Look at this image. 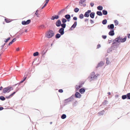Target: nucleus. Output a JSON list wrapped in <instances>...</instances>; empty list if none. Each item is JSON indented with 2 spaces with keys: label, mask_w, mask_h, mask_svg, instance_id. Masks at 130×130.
Masks as SVG:
<instances>
[{
  "label": "nucleus",
  "mask_w": 130,
  "mask_h": 130,
  "mask_svg": "<svg viewBox=\"0 0 130 130\" xmlns=\"http://www.w3.org/2000/svg\"><path fill=\"white\" fill-rule=\"evenodd\" d=\"M90 23L91 24H93L94 23V21L90 19Z\"/></svg>",
  "instance_id": "55"
},
{
  "label": "nucleus",
  "mask_w": 130,
  "mask_h": 130,
  "mask_svg": "<svg viewBox=\"0 0 130 130\" xmlns=\"http://www.w3.org/2000/svg\"><path fill=\"white\" fill-rule=\"evenodd\" d=\"M13 90V88L11 86H9L3 89L2 92L4 94L8 93Z\"/></svg>",
  "instance_id": "2"
},
{
  "label": "nucleus",
  "mask_w": 130,
  "mask_h": 130,
  "mask_svg": "<svg viewBox=\"0 0 130 130\" xmlns=\"http://www.w3.org/2000/svg\"><path fill=\"white\" fill-rule=\"evenodd\" d=\"M121 37H118L115 39V40L117 42H120Z\"/></svg>",
  "instance_id": "23"
},
{
  "label": "nucleus",
  "mask_w": 130,
  "mask_h": 130,
  "mask_svg": "<svg viewBox=\"0 0 130 130\" xmlns=\"http://www.w3.org/2000/svg\"><path fill=\"white\" fill-rule=\"evenodd\" d=\"M73 29H73V27H72V26H71V28H70L69 30H73Z\"/></svg>",
  "instance_id": "62"
},
{
  "label": "nucleus",
  "mask_w": 130,
  "mask_h": 130,
  "mask_svg": "<svg viewBox=\"0 0 130 130\" xmlns=\"http://www.w3.org/2000/svg\"><path fill=\"white\" fill-rule=\"evenodd\" d=\"M38 28L40 29H43V28H45L46 27L44 25H40L38 27Z\"/></svg>",
  "instance_id": "16"
},
{
  "label": "nucleus",
  "mask_w": 130,
  "mask_h": 130,
  "mask_svg": "<svg viewBox=\"0 0 130 130\" xmlns=\"http://www.w3.org/2000/svg\"><path fill=\"white\" fill-rule=\"evenodd\" d=\"M59 15H58V14L57 15H54V17H55V19H58L59 18Z\"/></svg>",
  "instance_id": "37"
},
{
  "label": "nucleus",
  "mask_w": 130,
  "mask_h": 130,
  "mask_svg": "<svg viewBox=\"0 0 130 130\" xmlns=\"http://www.w3.org/2000/svg\"><path fill=\"white\" fill-rule=\"evenodd\" d=\"M61 35V34L57 33L55 35V38L56 39H58L60 37Z\"/></svg>",
  "instance_id": "15"
},
{
  "label": "nucleus",
  "mask_w": 130,
  "mask_h": 130,
  "mask_svg": "<svg viewBox=\"0 0 130 130\" xmlns=\"http://www.w3.org/2000/svg\"><path fill=\"white\" fill-rule=\"evenodd\" d=\"M26 77H25L24 78V79H23V80H22L19 83L16 84H15V86L16 85H18V84L19 86V85L21 83H23L24 82V80H25V79H26Z\"/></svg>",
  "instance_id": "21"
},
{
  "label": "nucleus",
  "mask_w": 130,
  "mask_h": 130,
  "mask_svg": "<svg viewBox=\"0 0 130 130\" xmlns=\"http://www.w3.org/2000/svg\"><path fill=\"white\" fill-rule=\"evenodd\" d=\"M88 19H85V22H87V21H88Z\"/></svg>",
  "instance_id": "64"
},
{
  "label": "nucleus",
  "mask_w": 130,
  "mask_h": 130,
  "mask_svg": "<svg viewBox=\"0 0 130 130\" xmlns=\"http://www.w3.org/2000/svg\"><path fill=\"white\" fill-rule=\"evenodd\" d=\"M107 22V20L106 19L102 21V23L104 25L106 24Z\"/></svg>",
  "instance_id": "38"
},
{
  "label": "nucleus",
  "mask_w": 130,
  "mask_h": 130,
  "mask_svg": "<svg viewBox=\"0 0 130 130\" xmlns=\"http://www.w3.org/2000/svg\"><path fill=\"white\" fill-rule=\"evenodd\" d=\"M127 98V96L125 95H123L122 96V98L123 99H124Z\"/></svg>",
  "instance_id": "42"
},
{
  "label": "nucleus",
  "mask_w": 130,
  "mask_h": 130,
  "mask_svg": "<svg viewBox=\"0 0 130 130\" xmlns=\"http://www.w3.org/2000/svg\"><path fill=\"white\" fill-rule=\"evenodd\" d=\"M64 17L65 19H67L68 22H69L70 21L71 18V16L70 14H67L64 16Z\"/></svg>",
  "instance_id": "8"
},
{
  "label": "nucleus",
  "mask_w": 130,
  "mask_h": 130,
  "mask_svg": "<svg viewBox=\"0 0 130 130\" xmlns=\"http://www.w3.org/2000/svg\"><path fill=\"white\" fill-rule=\"evenodd\" d=\"M104 62L103 61H101L99 63L98 65V67H101L103 66L104 64Z\"/></svg>",
  "instance_id": "26"
},
{
  "label": "nucleus",
  "mask_w": 130,
  "mask_h": 130,
  "mask_svg": "<svg viewBox=\"0 0 130 130\" xmlns=\"http://www.w3.org/2000/svg\"><path fill=\"white\" fill-rule=\"evenodd\" d=\"M112 51L111 48H109L107 50V52H110L111 51Z\"/></svg>",
  "instance_id": "54"
},
{
  "label": "nucleus",
  "mask_w": 130,
  "mask_h": 130,
  "mask_svg": "<svg viewBox=\"0 0 130 130\" xmlns=\"http://www.w3.org/2000/svg\"><path fill=\"white\" fill-rule=\"evenodd\" d=\"M65 10V9H63L61 10L60 11H59L58 13V15H60V14H61L62 12H63V11Z\"/></svg>",
  "instance_id": "33"
},
{
  "label": "nucleus",
  "mask_w": 130,
  "mask_h": 130,
  "mask_svg": "<svg viewBox=\"0 0 130 130\" xmlns=\"http://www.w3.org/2000/svg\"><path fill=\"white\" fill-rule=\"evenodd\" d=\"M10 37H8L7 38L5 39V40H4V41L5 43H7L8 42L9 40H10Z\"/></svg>",
  "instance_id": "34"
},
{
  "label": "nucleus",
  "mask_w": 130,
  "mask_h": 130,
  "mask_svg": "<svg viewBox=\"0 0 130 130\" xmlns=\"http://www.w3.org/2000/svg\"><path fill=\"white\" fill-rule=\"evenodd\" d=\"M86 0H80L79 2V4L80 5V4H83L84 2H85Z\"/></svg>",
  "instance_id": "28"
},
{
  "label": "nucleus",
  "mask_w": 130,
  "mask_h": 130,
  "mask_svg": "<svg viewBox=\"0 0 130 130\" xmlns=\"http://www.w3.org/2000/svg\"><path fill=\"white\" fill-rule=\"evenodd\" d=\"M98 76V74H96L94 72H92L90 74V75L88 77V78L90 82L92 81L95 80L96 79V77Z\"/></svg>",
  "instance_id": "1"
},
{
  "label": "nucleus",
  "mask_w": 130,
  "mask_h": 130,
  "mask_svg": "<svg viewBox=\"0 0 130 130\" xmlns=\"http://www.w3.org/2000/svg\"><path fill=\"white\" fill-rule=\"evenodd\" d=\"M64 29L60 28L58 32L61 35H62L64 34Z\"/></svg>",
  "instance_id": "10"
},
{
  "label": "nucleus",
  "mask_w": 130,
  "mask_h": 130,
  "mask_svg": "<svg viewBox=\"0 0 130 130\" xmlns=\"http://www.w3.org/2000/svg\"><path fill=\"white\" fill-rule=\"evenodd\" d=\"M47 50H46V51L45 52H44V51H43L42 52V55H43L45 54Z\"/></svg>",
  "instance_id": "46"
},
{
  "label": "nucleus",
  "mask_w": 130,
  "mask_h": 130,
  "mask_svg": "<svg viewBox=\"0 0 130 130\" xmlns=\"http://www.w3.org/2000/svg\"><path fill=\"white\" fill-rule=\"evenodd\" d=\"M66 23H61V24L60 26L61 27V28H62L63 29H64L66 28Z\"/></svg>",
  "instance_id": "17"
},
{
  "label": "nucleus",
  "mask_w": 130,
  "mask_h": 130,
  "mask_svg": "<svg viewBox=\"0 0 130 130\" xmlns=\"http://www.w3.org/2000/svg\"><path fill=\"white\" fill-rule=\"evenodd\" d=\"M22 24L23 25H26V21H23L22 22Z\"/></svg>",
  "instance_id": "40"
},
{
  "label": "nucleus",
  "mask_w": 130,
  "mask_h": 130,
  "mask_svg": "<svg viewBox=\"0 0 130 130\" xmlns=\"http://www.w3.org/2000/svg\"><path fill=\"white\" fill-rule=\"evenodd\" d=\"M51 19L52 20H54L55 19L54 16L53 15L52 16L51 18Z\"/></svg>",
  "instance_id": "53"
},
{
  "label": "nucleus",
  "mask_w": 130,
  "mask_h": 130,
  "mask_svg": "<svg viewBox=\"0 0 130 130\" xmlns=\"http://www.w3.org/2000/svg\"><path fill=\"white\" fill-rule=\"evenodd\" d=\"M94 4V3H90V5L91 7H93Z\"/></svg>",
  "instance_id": "52"
},
{
  "label": "nucleus",
  "mask_w": 130,
  "mask_h": 130,
  "mask_svg": "<svg viewBox=\"0 0 130 130\" xmlns=\"http://www.w3.org/2000/svg\"><path fill=\"white\" fill-rule=\"evenodd\" d=\"M126 37L123 38H121L120 42H125L126 40Z\"/></svg>",
  "instance_id": "22"
},
{
  "label": "nucleus",
  "mask_w": 130,
  "mask_h": 130,
  "mask_svg": "<svg viewBox=\"0 0 130 130\" xmlns=\"http://www.w3.org/2000/svg\"><path fill=\"white\" fill-rule=\"evenodd\" d=\"M19 90V89H18L17 88L16 89V91H14V92H16V93Z\"/></svg>",
  "instance_id": "63"
},
{
  "label": "nucleus",
  "mask_w": 130,
  "mask_h": 130,
  "mask_svg": "<svg viewBox=\"0 0 130 130\" xmlns=\"http://www.w3.org/2000/svg\"><path fill=\"white\" fill-rule=\"evenodd\" d=\"M79 10V8L77 7H76L74 9V11L75 13H77Z\"/></svg>",
  "instance_id": "25"
},
{
  "label": "nucleus",
  "mask_w": 130,
  "mask_h": 130,
  "mask_svg": "<svg viewBox=\"0 0 130 130\" xmlns=\"http://www.w3.org/2000/svg\"><path fill=\"white\" fill-rule=\"evenodd\" d=\"M74 97L76 98H80L81 96V95L78 92H76L75 94Z\"/></svg>",
  "instance_id": "9"
},
{
  "label": "nucleus",
  "mask_w": 130,
  "mask_h": 130,
  "mask_svg": "<svg viewBox=\"0 0 130 130\" xmlns=\"http://www.w3.org/2000/svg\"><path fill=\"white\" fill-rule=\"evenodd\" d=\"M5 43L4 44H3L1 46V48H2L1 50H2V49H3V47H4V45H5Z\"/></svg>",
  "instance_id": "56"
},
{
  "label": "nucleus",
  "mask_w": 130,
  "mask_h": 130,
  "mask_svg": "<svg viewBox=\"0 0 130 130\" xmlns=\"http://www.w3.org/2000/svg\"><path fill=\"white\" fill-rule=\"evenodd\" d=\"M85 89L83 87L79 89V91L81 94H83L85 92Z\"/></svg>",
  "instance_id": "11"
},
{
  "label": "nucleus",
  "mask_w": 130,
  "mask_h": 130,
  "mask_svg": "<svg viewBox=\"0 0 130 130\" xmlns=\"http://www.w3.org/2000/svg\"><path fill=\"white\" fill-rule=\"evenodd\" d=\"M67 116L66 114H63L61 116V118L62 119H64L66 118Z\"/></svg>",
  "instance_id": "29"
},
{
  "label": "nucleus",
  "mask_w": 130,
  "mask_h": 130,
  "mask_svg": "<svg viewBox=\"0 0 130 130\" xmlns=\"http://www.w3.org/2000/svg\"><path fill=\"white\" fill-rule=\"evenodd\" d=\"M115 25H117L118 24V22L117 20H116L115 21Z\"/></svg>",
  "instance_id": "47"
},
{
  "label": "nucleus",
  "mask_w": 130,
  "mask_h": 130,
  "mask_svg": "<svg viewBox=\"0 0 130 130\" xmlns=\"http://www.w3.org/2000/svg\"><path fill=\"white\" fill-rule=\"evenodd\" d=\"M55 34L52 30L49 29L47 31V33L46 35V37L47 38H52L54 35Z\"/></svg>",
  "instance_id": "3"
},
{
  "label": "nucleus",
  "mask_w": 130,
  "mask_h": 130,
  "mask_svg": "<svg viewBox=\"0 0 130 130\" xmlns=\"http://www.w3.org/2000/svg\"><path fill=\"white\" fill-rule=\"evenodd\" d=\"M58 91L60 93H62L63 92V90L62 89H60L58 90Z\"/></svg>",
  "instance_id": "45"
},
{
  "label": "nucleus",
  "mask_w": 130,
  "mask_h": 130,
  "mask_svg": "<svg viewBox=\"0 0 130 130\" xmlns=\"http://www.w3.org/2000/svg\"><path fill=\"white\" fill-rule=\"evenodd\" d=\"M103 7L101 6H98V10H102L103 9Z\"/></svg>",
  "instance_id": "41"
},
{
  "label": "nucleus",
  "mask_w": 130,
  "mask_h": 130,
  "mask_svg": "<svg viewBox=\"0 0 130 130\" xmlns=\"http://www.w3.org/2000/svg\"><path fill=\"white\" fill-rule=\"evenodd\" d=\"M4 109V108L3 107H0V111Z\"/></svg>",
  "instance_id": "57"
},
{
  "label": "nucleus",
  "mask_w": 130,
  "mask_h": 130,
  "mask_svg": "<svg viewBox=\"0 0 130 130\" xmlns=\"http://www.w3.org/2000/svg\"><path fill=\"white\" fill-rule=\"evenodd\" d=\"M61 20L62 23H66L67 22V19L64 18H62Z\"/></svg>",
  "instance_id": "24"
},
{
  "label": "nucleus",
  "mask_w": 130,
  "mask_h": 130,
  "mask_svg": "<svg viewBox=\"0 0 130 130\" xmlns=\"http://www.w3.org/2000/svg\"><path fill=\"white\" fill-rule=\"evenodd\" d=\"M106 63L107 64H108L109 63V61L108 60V58H107L106 59Z\"/></svg>",
  "instance_id": "43"
},
{
  "label": "nucleus",
  "mask_w": 130,
  "mask_h": 130,
  "mask_svg": "<svg viewBox=\"0 0 130 130\" xmlns=\"http://www.w3.org/2000/svg\"><path fill=\"white\" fill-rule=\"evenodd\" d=\"M127 96L128 98V99H130V93H128L127 95Z\"/></svg>",
  "instance_id": "44"
},
{
  "label": "nucleus",
  "mask_w": 130,
  "mask_h": 130,
  "mask_svg": "<svg viewBox=\"0 0 130 130\" xmlns=\"http://www.w3.org/2000/svg\"><path fill=\"white\" fill-rule=\"evenodd\" d=\"M61 22L60 19H58L57 20L55 23V25L57 27H59L60 26L61 24Z\"/></svg>",
  "instance_id": "7"
},
{
  "label": "nucleus",
  "mask_w": 130,
  "mask_h": 130,
  "mask_svg": "<svg viewBox=\"0 0 130 130\" xmlns=\"http://www.w3.org/2000/svg\"><path fill=\"white\" fill-rule=\"evenodd\" d=\"M20 50V48L19 47H18L16 49V51H19Z\"/></svg>",
  "instance_id": "60"
},
{
  "label": "nucleus",
  "mask_w": 130,
  "mask_h": 130,
  "mask_svg": "<svg viewBox=\"0 0 130 130\" xmlns=\"http://www.w3.org/2000/svg\"><path fill=\"white\" fill-rule=\"evenodd\" d=\"M6 98H5L3 96H0V100L2 101H4L6 99Z\"/></svg>",
  "instance_id": "27"
},
{
  "label": "nucleus",
  "mask_w": 130,
  "mask_h": 130,
  "mask_svg": "<svg viewBox=\"0 0 130 130\" xmlns=\"http://www.w3.org/2000/svg\"><path fill=\"white\" fill-rule=\"evenodd\" d=\"M102 37L103 39H105L107 38V36L106 35H102Z\"/></svg>",
  "instance_id": "51"
},
{
  "label": "nucleus",
  "mask_w": 130,
  "mask_h": 130,
  "mask_svg": "<svg viewBox=\"0 0 130 130\" xmlns=\"http://www.w3.org/2000/svg\"><path fill=\"white\" fill-rule=\"evenodd\" d=\"M95 13L94 12H91L90 14V17L92 19H93L94 18Z\"/></svg>",
  "instance_id": "13"
},
{
  "label": "nucleus",
  "mask_w": 130,
  "mask_h": 130,
  "mask_svg": "<svg viewBox=\"0 0 130 130\" xmlns=\"http://www.w3.org/2000/svg\"><path fill=\"white\" fill-rule=\"evenodd\" d=\"M84 15L82 13H81L79 15V18L80 19H83V18L84 17Z\"/></svg>",
  "instance_id": "30"
},
{
  "label": "nucleus",
  "mask_w": 130,
  "mask_h": 130,
  "mask_svg": "<svg viewBox=\"0 0 130 130\" xmlns=\"http://www.w3.org/2000/svg\"><path fill=\"white\" fill-rule=\"evenodd\" d=\"M31 21L30 19H28L26 21V25H28L31 22Z\"/></svg>",
  "instance_id": "32"
},
{
  "label": "nucleus",
  "mask_w": 130,
  "mask_h": 130,
  "mask_svg": "<svg viewBox=\"0 0 130 130\" xmlns=\"http://www.w3.org/2000/svg\"><path fill=\"white\" fill-rule=\"evenodd\" d=\"M5 21L6 23H9L11 22V21L8 20V19L6 18H5Z\"/></svg>",
  "instance_id": "35"
},
{
  "label": "nucleus",
  "mask_w": 130,
  "mask_h": 130,
  "mask_svg": "<svg viewBox=\"0 0 130 130\" xmlns=\"http://www.w3.org/2000/svg\"><path fill=\"white\" fill-rule=\"evenodd\" d=\"M3 88L2 86H1L0 87V91H1L3 90Z\"/></svg>",
  "instance_id": "59"
},
{
  "label": "nucleus",
  "mask_w": 130,
  "mask_h": 130,
  "mask_svg": "<svg viewBox=\"0 0 130 130\" xmlns=\"http://www.w3.org/2000/svg\"><path fill=\"white\" fill-rule=\"evenodd\" d=\"M22 33H23V32L21 33V34L20 35H18L17 36H16V37L17 38H19V36H20V35H21L22 34Z\"/></svg>",
  "instance_id": "61"
},
{
  "label": "nucleus",
  "mask_w": 130,
  "mask_h": 130,
  "mask_svg": "<svg viewBox=\"0 0 130 130\" xmlns=\"http://www.w3.org/2000/svg\"><path fill=\"white\" fill-rule=\"evenodd\" d=\"M77 25V22L76 21H75L73 24L72 26V27H73V29L75 28Z\"/></svg>",
  "instance_id": "18"
},
{
  "label": "nucleus",
  "mask_w": 130,
  "mask_h": 130,
  "mask_svg": "<svg viewBox=\"0 0 130 130\" xmlns=\"http://www.w3.org/2000/svg\"><path fill=\"white\" fill-rule=\"evenodd\" d=\"M77 18L76 17H73V20H75V21H76L77 20Z\"/></svg>",
  "instance_id": "50"
},
{
  "label": "nucleus",
  "mask_w": 130,
  "mask_h": 130,
  "mask_svg": "<svg viewBox=\"0 0 130 130\" xmlns=\"http://www.w3.org/2000/svg\"><path fill=\"white\" fill-rule=\"evenodd\" d=\"M107 27L108 29H110V28L112 29L114 27V25L113 24H111L110 25H108Z\"/></svg>",
  "instance_id": "20"
},
{
  "label": "nucleus",
  "mask_w": 130,
  "mask_h": 130,
  "mask_svg": "<svg viewBox=\"0 0 130 130\" xmlns=\"http://www.w3.org/2000/svg\"><path fill=\"white\" fill-rule=\"evenodd\" d=\"M77 102L76 101L75 102H74L72 106L73 107L77 105Z\"/></svg>",
  "instance_id": "36"
},
{
  "label": "nucleus",
  "mask_w": 130,
  "mask_h": 130,
  "mask_svg": "<svg viewBox=\"0 0 130 130\" xmlns=\"http://www.w3.org/2000/svg\"><path fill=\"white\" fill-rule=\"evenodd\" d=\"M15 93L16 92H13L11 93L10 95H9L8 96H5V98L6 99H10V98L13 96Z\"/></svg>",
  "instance_id": "12"
},
{
  "label": "nucleus",
  "mask_w": 130,
  "mask_h": 130,
  "mask_svg": "<svg viewBox=\"0 0 130 130\" xmlns=\"http://www.w3.org/2000/svg\"><path fill=\"white\" fill-rule=\"evenodd\" d=\"M109 35L111 36H113L114 35V32L113 30H112L110 31L109 32Z\"/></svg>",
  "instance_id": "19"
},
{
  "label": "nucleus",
  "mask_w": 130,
  "mask_h": 130,
  "mask_svg": "<svg viewBox=\"0 0 130 130\" xmlns=\"http://www.w3.org/2000/svg\"><path fill=\"white\" fill-rule=\"evenodd\" d=\"M85 82L83 81L80 82L79 83V85H76L75 86V88H76V90L77 91L78 90L81 88L83 85L84 84Z\"/></svg>",
  "instance_id": "5"
},
{
  "label": "nucleus",
  "mask_w": 130,
  "mask_h": 130,
  "mask_svg": "<svg viewBox=\"0 0 130 130\" xmlns=\"http://www.w3.org/2000/svg\"><path fill=\"white\" fill-rule=\"evenodd\" d=\"M103 14L106 15L107 14V12L106 11L104 10L103 11Z\"/></svg>",
  "instance_id": "39"
},
{
  "label": "nucleus",
  "mask_w": 130,
  "mask_h": 130,
  "mask_svg": "<svg viewBox=\"0 0 130 130\" xmlns=\"http://www.w3.org/2000/svg\"><path fill=\"white\" fill-rule=\"evenodd\" d=\"M16 40V39L15 38L13 39L9 43L8 46H10Z\"/></svg>",
  "instance_id": "14"
},
{
  "label": "nucleus",
  "mask_w": 130,
  "mask_h": 130,
  "mask_svg": "<svg viewBox=\"0 0 130 130\" xmlns=\"http://www.w3.org/2000/svg\"><path fill=\"white\" fill-rule=\"evenodd\" d=\"M49 1V0H45V3L46 4H47L48 2Z\"/></svg>",
  "instance_id": "58"
},
{
  "label": "nucleus",
  "mask_w": 130,
  "mask_h": 130,
  "mask_svg": "<svg viewBox=\"0 0 130 130\" xmlns=\"http://www.w3.org/2000/svg\"><path fill=\"white\" fill-rule=\"evenodd\" d=\"M39 53L38 52H34L33 54V55L34 57L37 56L39 55Z\"/></svg>",
  "instance_id": "31"
},
{
  "label": "nucleus",
  "mask_w": 130,
  "mask_h": 130,
  "mask_svg": "<svg viewBox=\"0 0 130 130\" xmlns=\"http://www.w3.org/2000/svg\"><path fill=\"white\" fill-rule=\"evenodd\" d=\"M91 10H88L84 14V16L86 17H88L90 15V13H91Z\"/></svg>",
  "instance_id": "6"
},
{
  "label": "nucleus",
  "mask_w": 130,
  "mask_h": 130,
  "mask_svg": "<svg viewBox=\"0 0 130 130\" xmlns=\"http://www.w3.org/2000/svg\"><path fill=\"white\" fill-rule=\"evenodd\" d=\"M74 94H73L69 98L66 99L64 100L63 102L66 105L69 102L72 101L74 100Z\"/></svg>",
  "instance_id": "4"
},
{
  "label": "nucleus",
  "mask_w": 130,
  "mask_h": 130,
  "mask_svg": "<svg viewBox=\"0 0 130 130\" xmlns=\"http://www.w3.org/2000/svg\"><path fill=\"white\" fill-rule=\"evenodd\" d=\"M102 15V14L101 11H98V15L101 16Z\"/></svg>",
  "instance_id": "48"
},
{
  "label": "nucleus",
  "mask_w": 130,
  "mask_h": 130,
  "mask_svg": "<svg viewBox=\"0 0 130 130\" xmlns=\"http://www.w3.org/2000/svg\"><path fill=\"white\" fill-rule=\"evenodd\" d=\"M47 4H46L45 3L44 4V5L42 6V7L41 8V9H43L44 7H45L47 5Z\"/></svg>",
  "instance_id": "49"
}]
</instances>
